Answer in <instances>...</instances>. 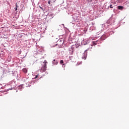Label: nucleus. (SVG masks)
Segmentation results:
<instances>
[{"instance_id": "14", "label": "nucleus", "mask_w": 129, "mask_h": 129, "mask_svg": "<svg viewBox=\"0 0 129 129\" xmlns=\"http://www.w3.org/2000/svg\"><path fill=\"white\" fill-rule=\"evenodd\" d=\"M118 1H119V0H117Z\"/></svg>"}, {"instance_id": "7", "label": "nucleus", "mask_w": 129, "mask_h": 129, "mask_svg": "<svg viewBox=\"0 0 129 129\" xmlns=\"http://www.w3.org/2000/svg\"><path fill=\"white\" fill-rule=\"evenodd\" d=\"M50 3H51V1H49L48 2V5H50Z\"/></svg>"}, {"instance_id": "8", "label": "nucleus", "mask_w": 129, "mask_h": 129, "mask_svg": "<svg viewBox=\"0 0 129 129\" xmlns=\"http://www.w3.org/2000/svg\"><path fill=\"white\" fill-rule=\"evenodd\" d=\"M15 11H17V10H18V8H17V7L15 8Z\"/></svg>"}, {"instance_id": "1", "label": "nucleus", "mask_w": 129, "mask_h": 129, "mask_svg": "<svg viewBox=\"0 0 129 129\" xmlns=\"http://www.w3.org/2000/svg\"><path fill=\"white\" fill-rule=\"evenodd\" d=\"M118 9L120 10V11H122V10H123V7L121 6H118Z\"/></svg>"}, {"instance_id": "15", "label": "nucleus", "mask_w": 129, "mask_h": 129, "mask_svg": "<svg viewBox=\"0 0 129 129\" xmlns=\"http://www.w3.org/2000/svg\"><path fill=\"white\" fill-rule=\"evenodd\" d=\"M26 1H28V0H26Z\"/></svg>"}, {"instance_id": "6", "label": "nucleus", "mask_w": 129, "mask_h": 129, "mask_svg": "<svg viewBox=\"0 0 129 129\" xmlns=\"http://www.w3.org/2000/svg\"><path fill=\"white\" fill-rule=\"evenodd\" d=\"M93 43L94 44V45H96V42L95 41H93Z\"/></svg>"}, {"instance_id": "11", "label": "nucleus", "mask_w": 129, "mask_h": 129, "mask_svg": "<svg viewBox=\"0 0 129 129\" xmlns=\"http://www.w3.org/2000/svg\"><path fill=\"white\" fill-rule=\"evenodd\" d=\"M16 7H18V5L16 4Z\"/></svg>"}, {"instance_id": "2", "label": "nucleus", "mask_w": 129, "mask_h": 129, "mask_svg": "<svg viewBox=\"0 0 129 129\" xmlns=\"http://www.w3.org/2000/svg\"><path fill=\"white\" fill-rule=\"evenodd\" d=\"M52 64H54V65H57L58 64V62H57V61H56L55 59H54L52 61Z\"/></svg>"}, {"instance_id": "10", "label": "nucleus", "mask_w": 129, "mask_h": 129, "mask_svg": "<svg viewBox=\"0 0 129 129\" xmlns=\"http://www.w3.org/2000/svg\"><path fill=\"white\" fill-rule=\"evenodd\" d=\"M40 8L41 9L43 10V8L40 7Z\"/></svg>"}, {"instance_id": "3", "label": "nucleus", "mask_w": 129, "mask_h": 129, "mask_svg": "<svg viewBox=\"0 0 129 129\" xmlns=\"http://www.w3.org/2000/svg\"><path fill=\"white\" fill-rule=\"evenodd\" d=\"M23 72L24 73H27V72H28V70H27V69H23Z\"/></svg>"}, {"instance_id": "9", "label": "nucleus", "mask_w": 129, "mask_h": 129, "mask_svg": "<svg viewBox=\"0 0 129 129\" xmlns=\"http://www.w3.org/2000/svg\"><path fill=\"white\" fill-rule=\"evenodd\" d=\"M37 78H38V75H36L35 79Z\"/></svg>"}, {"instance_id": "12", "label": "nucleus", "mask_w": 129, "mask_h": 129, "mask_svg": "<svg viewBox=\"0 0 129 129\" xmlns=\"http://www.w3.org/2000/svg\"><path fill=\"white\" fill-rule=\"evenodd\" d=\"M47 66L46 64H45V65H44V67H45V66Z\"/></svg>"}, {"instance_id": "5", "label": "nucleus", "mask_w": 129, "mask_h": 129, "mask_svg": "<svg viewBox=\"0 0 129 129\" xmlns=\"http://www.w3.org/2000/svg\"><path fill=\"white\" fill-rule=\"evenodd\" d=\"M109 8H110V9H113V7H112V5H110Z\"/></svg>"}, {"instance_id": "4", "label": "nucleus", "mask_w": 129, "mask_h": 129, "mask_svg": "<svg viewBox=\"0 0 129 129\" xmlns=\"http://www.w3.org/2000/svg\"><path fill=\"white\" fill-rule=\"evenodd\" d=\"M64 63V61H63V60H61L60 61V64H63Z\"/></svg>"}, {"instance_id": "13", "label": "nucleus", "mask_w": 129, "mask_h": 129, "mask_svg": "<svg viewBox=\"0 0 129 129\" xmlns=\"http://www.w3.org/2000/svg\"><path fill=\"white\" fill-rule=\"evenodd\" d=\"M63 65H65V64H63Z\"/></svg>"}]
</instances>
